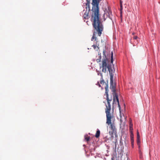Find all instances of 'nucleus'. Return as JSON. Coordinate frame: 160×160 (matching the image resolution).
Masks as SVG:
<instances>
[{
    "mask_svg": "<svg viewBox=\"0 0 160 160\" xmlns=\"http://www.w3.org/2000/svg\"><path fill=\"white\" fill-rule=\"evenodd\" d=\"M87 3L86 4V10H84V14L88 16L89 12L90 10V0H86ZM99 2L98 0H92V13L91 20L92 22V25L94 29L98 33V35L100 36L103 30V26L101 22L100 14L99 13V8L98 4Z\"/></svg>",
    "mask_w": 160,
    "mask_h": 160,
    "instance_id": "nucleus-1",
    "label": "nucleus"
},
{
    "mask_svg": "<svg viewBox=\"0 0 160 160\" xmlns=\"http://www.w3.org/2000/svg\"><path fill=\"white\" fill-rule=\"evenodd\" d=\"M110 111L106 110L105 112L106 114L107 122L106 123L108 125H110L109 127L111 131H109V133L112 137L113 136V134H116L117 130L115 128V125L113 123H112V115L110 113Z\"/></svg>",
    "mask_w": 160,
    "mask_h": 160,
    "instance_id": "nucleus-2",
    "label": "nucleus"
},
{
    "mask_svg": "<svg viewBox=\"0 0 160 160\" xmlns=\"http://www.w3.org/2000/svg\"><path fill=\"white\" fill-rule=\"evenodd\" d=\"M100 68H102V71L104 73L106 72L107 68H108L110 76L111 77L112 76L113 77V73L114 70H113L110 65H107L105 59H103L102 61V65L100 66Z\"/></svg>",
    "mask_w": 160,
    "mask_h": 160,
    "instance_id": "nucleus-3",
    "label": "nucleus"
},
{
    "mask_svg": "<svg viewBox=\"0 0 160 160\" xmlns=\"http://www.w3.org/2000/svg\"><path fill=\"white\" fill-rule=\"evenodd\" d=\"M105 94L106 96V99L107 101V103L106 104V110L111 111V106L110 104V102L112 101V99H110L108 97V82L105 83Z\"/></svg>",
    "mask_w": 160,
    "mask_h": 160,
    "instance_id": "nucleus-4",
    "label": "nucleus"
},
{
    "mask_svg": "<svg viewBox=\"0 0 160 160\" xmlns=\"http://www.w3.org/2000/svg\"><path fill=\"white\" fill-rule=\"evenodd\" d=\"M97 34V33L96 32H94L92 37L91 38V40L92 41H93L94 40V42L95 41V42H94V44L95 45L97 46L98 47V50L99 49V41L98 40V39L96 37V35Z\"/></svg>",
    "mask_w": 160,
    "mask_h": 160,
    "instance_id": "nucleus-5",
    "label": "nucleus"
},
{
    "mask_svg": "<svg viewBox=\"0 0 160 160\" xmlns=\"http://www.w3.org/2000/svg\"><path fill=\"white\" fill-rule=\"evenodd\" d=\"M105 15L112 20V12L110 8L109 7H108V8H106L105 11V13L104 14V17Z\"/></svg>",
    "mask_w": 160,
    "mask_h": 160,
    "instance_id": "nucleus-6",
    "label": "nucleus"
},
{
    "mask_svg": "<svg viewBox=\"0 0 160 160\" xmlns=\"http://www.w3.org/2000/svg\"><path fill=\"white\" fill-rule=\"evenodd\" d=\"M116 101L118 103V107L119 108V110L120 111V112L121 110V107L119 103V99L118 98V95H116V97L114 96L113 97V104H114V103Z\"/></svg>",
    "mask_w": 160,
    "mask_h": 160,
    "instance_id": "nucleus-7",
    "label": "nucleus"
},
{
    "mask_svg": "<svg viewBox=\"0 0 160 160\" xmlns=\"http://www.w3.org/2000/svg\"><path fill=\"white\" fill-rule=\"evenodd\" d=\"M110 88L112 89V91L113 93V97H116V95H117L116 92L115 86L114 84L110 85Z\"/></svg>",
    "mask_w": 160,
    "mask_h": 160,
    "instance_id": "nucleus-8",
    "label": "nucleus"
},
{
    "mask_svg": "<svg viewBox=\"0 0 160 160\" xmlns=\"http://www.w3.org/2000/svg\"><path fill=\"white\" fill-rule=\"evenodd\" d=\"M130 136L132 145V146H133L134 142V135L133 133H131Z\"/></svg>",
    "mask_w": 160,
    "mask_h": 160,
    "instance_id": "nucleus-9",
    "label": "nucleus"
},
{
    "mask_svg": "<svg viewBox=\"0 0 160 160\" xmlns=\"http://www.w3.org/2000/svg\"><path fill=\"white\" fill-rule=\"evenodd\" d=\"M101 76V79L100 81V83L102 85H103L104 84V83H106L104 81L103 79V77H102V73H100Z\"/></svg>",
    "mask_w": 160,
    "mask_h": 160,
    "instance_id": "nucleus-10",
    "label": "nucleus"
},
{
    "mask_svg": "<svg viewBox=\"0 0 160 160\" xmlns=\"http://www.w3.org/2000/svg\"><path fill=\"white\" fill-rule=\"evenodd\" d=\"M84 138L86 141L88 142L90 140V137L88 136V135H85L84 136Z\"/></svg>",
    "mask_w": 160,
    "mask_h": 160,
    "instance_id": "nucleus-11",
    "label": "nucleus"
},
{
    "mask_svg": "<svg viewBox=\"0 0 160 160\" xmlns=\"http://www.w3.org/2000/svg\"><path fill=\"white\" fill-rule=\"evenodd\" d=\"M100 134V131L99 130H98L97 131L95 136L96 138H98L99 137Z\"/></svg>",
    "mask_w": 160,
    "mask_h": 160,
    "instance_id": "nucleus-12",
    "label": "nucleus"
},
{
    "mask_svg": "<svg viewBox=\"0 0 160 160\" xmlns=\"http://www.w3.org/2000/svg\"><path fill=\"white\" fill-rule=\"evenodd\" d=\"M106 52V51H105L104 50H103V55L104 56L103 57V59H102V60L103 59H105V60H106V62L107 61H108V60L106 56L105 55V53Z\"/></svg>",
    "mask_w": 160,
    "mask_h": 160,
    "instance_id": "nucleus-13",
    "label": "nucleus"
},
{
    "mask_svg": "<svg viewBox=\"0 0 160 160\" xmlns=\"http://www.w3.org/2000/svg\"><path fill=\"white\" fill-rule=\"evenodd\" d=\"M113 78L112 76L111 77H110V85L114 84L113 83Z\"/></svg>",
    "mask_w": 160,
    "mask_h": 160,
    "instance_id": "nucleus-14",
    "label": "nucleus"
},
{
    "mask_svg": "<svg viewBox=\"0 0 160 160\" xmlns=\"http://www.w3.org/2000/svg\"><path fill=\"white\" fill-rule=\"evenodd\" d=\"M83 19H88L89 18V16H87V15L84 14L83 15Z\"/></svg>",
    "mask_w": 160,
    "mask_h": 160,
    "instance_id": "nucleus-15",
    "label": "nucleus"
},
{
    "mask_svg": "<svg viewBox=\"0 0 160 160\" xmlns=\"http://www.w3.org/2000/svg\"><path fill=\"white\" fill-rule=\"evenodd\" d=\"M99 59H96V61L98 62H100L101 61V56L100 54L99 56Z\"/></svg>",
    "mask_w": 160,
    "mask_h": 160,
    "instance_id": "nucleus-16",
    "label": "nucleus"
},
{
    "mask_svg": "<svg viewBox=\"0 0 160 160\" xmlns=\"http://www.w3.org/2000/svg\"><path fill=\"white\" fill-rule=\"evenodd\" d=\"M92 47H93L94 49L96 50H98V47H97V46H96L94 44L93 45H92Z\"/></svg>",
    "mask_w": 160,
    "mask_h": 160,
    "instance_id": "nucleus-17",
    "label": "nucleus"
},
{
    "mask_svg": "<svg viewBox=\"0 0 160 160\" xmlns=\"http://www.w3.org/2000/svg\"><path fill=\"white\" fill-rule=\"evenodd\" d=\"M140 142V138H137V143L138 145H139Z\"/></svg>",
    "mask_w": 160,
    "mask_h": 160,
    "instance_id": "nucleus-18",
    "label": "nucleus"
},
{
    "mask_svg": "<svg viewBox=\"0 0 160 160\" xmlns=\"http://www.w3.org/2000/svg\"><path fill=\"white\" fill-rule=\"evenodd\" d=\"M133 130V127H129V130H130V132L131 134L133 133V132H132Z\"/></svg>",
    "mask_w": 160,
    "mask_h": 160,
    "instance_id": "nucleus-19",
    "label": "nucleus"
},
{
    "mask_svg": "<svg viewBox=\"0 0 160 160\" xmlns=\"http://www.w3.org/2000/svg\"><path fill=\"white\" fill-rule=\"evenodd\" d=\"M139 154L140 155V158H142V152H141V151H140L139 152Z\"/></svg>",
    "mask_w": 160,
    "mask_h": 160,
    "instance_id": "nucleus-20",
    "label": "nucleus"
},
{
    "mask_svg": "<svg viewBox=\"0 0 160 160\" xmlns=\"http://www.w3.org/2000/svg\"><path fill=\"white\" fill-rule=\"evenodd\" d=\"M120 6L121 8V10L122 9V2L121 1H120Z\"/></svg>",
    "mask_w": 160,
    "mask_h": 160,
    "instance_id": "nucleus-21",
    "label": "nucleus"
},
{
    "mask_svg": "<svg viewBox=\"0 0 160 160\" xmlns=\"http://www.w3.org/2000/svg\"><path fill=\"white\" fill-rule=\"evenodd\" d=\"M133 127V124L132 121L130 122L129 127Z\"/></svg>",
    "mask_w": 160,
    "mask_h": 160,
    "instance_id": "nucleus-22",
    "label": "nucleus"
},
{
    "mask_svg": "<svg viewBox=\"0 0 160 160\" xmlns=\"http://www.w3.org/2000/svg\"><path fill=\"white\" fill-rule=\"evenodd\" d=\"M137 138H140V136L138 131L137 132Z\"/></svg>",
    "mask_w": 160,
    "mask_h": 160,
    "instance_id": "nucleus-23",
    "label": "nucleus"
},
{
    "mask_svg": "<svg viewBox=\"0 0 160 160\" xmlns=\"http://www.w3.org/2000/svg\"><path fill=\"white\" fill-rule=\"evenodd\" d=\"M120 125L122 124V123L123 122V120H122V117L121 116V119H120Z\"/></svg>",
    "mask_w": 160,
    "mask_h": 160,
    "instance_id": "nucleus-24",
    "label": "nucleus"
},
{
    "mask_svg": "<svg viewBox=\"0 0 160 160\" xmlns=\"http://www.w3.org/2000/svg\"><path fill=\"white\" fill-rule=\"evenodd\" d=\"M112 57H113V52H112L111 53V62H112Z\"/></svg>",
    "mask_w": 160,
    "mask_h": 160,
    "instance_id": "nucleus-25",
    "label": "nucleus"
},
{
    "mask_svg": "<svg viewBox=\"0 0 160 160\" xmlns=\"http://www.w3.org/2000/svg\"><path fill=\"white\" fill-rule=\"evenodd\" d=\"M138 37L137 36H134L133 37V38L134 39H137L138 38Z\"/></svg>",
    "mask_w": 160,
    "mask_h": 160,
    "instance_id": "nucleus-26",
    "label": "nucleus"
},
{
    "mask_svg": "<svg viewBox=\"0 0 160 160\" xmlns=\"http://www.w3.org/2000/svg\"><path fill=\"white\" fill-rule=\"evenodd\" d=\"M96 84H97V85H98V86H99V87H101V85H100L99 84V82H97V83Z\"/></svg>",
    "mask_w": 160,
    "mask_h": 160,
    "instance_id": "nucleus-27",
    "label": "nucleus"
},
{
    "mask_svg": "<svg viewBox=\"0 0 160 160\" xmlns=\"http://www.w3.org/2000/svg\"><path fill=\"white\" fill-rule=\"evenodd\" d=\"M117 141H116L115 143H114V144H115V147H116V145H117Z\"/></svg>",
    "mask_w": 160,
    "mask_h": 160,
    "instance_id": "nucleus-28",
    "label": "nucleus"
},
{
    "mask_svg": "<svg viewBox=\"0 0 160 160\" xmlns=\"http://www.w3.org/2000/svg\"><path fill=\"white\" fill-rule=\"evenodd\" d=\"M120 14H121V16H122V12H121V11L120 12Z\"/></svg>",
    "mask_w": 160,
    "mask_h": 160,
    "instance_id": "nucleus-29",
    "label": "nucleus"
},
{
    "mask_svg": "<svg viewBox=\"0 0 160 160\" xmlns=\"http://www.w3.org/2000/svg\"><path fill=\"white\" fill-rule=\"evenodd\" d=\"M126 118L124 117V119H126Z\"/></svg>",
    "mask_w": 160,
    "mask_h": 160,
    "instance_id": "nucleus-30",
    "label": "nucleus"
},
{
    "mask_svg": "<svg viewBox=\"0 0 160 160\" xmlns=\"http://www.w3.org/2000/svg\"><path fill=\"white\" fill-rule=\"evenodd\" d=\"M106 19L104 18V20H105Z\"/></svg>",
    "mask_w": 160,
    "mask_h": 160,
    "instance_id": "nucleus-31",
    "label": "nucleus"
}]
</instances>
